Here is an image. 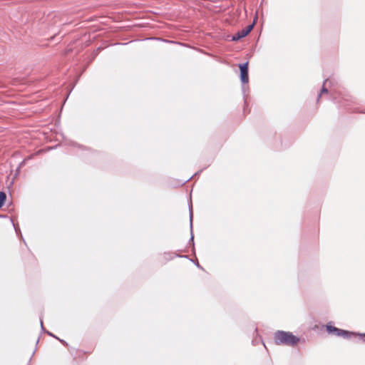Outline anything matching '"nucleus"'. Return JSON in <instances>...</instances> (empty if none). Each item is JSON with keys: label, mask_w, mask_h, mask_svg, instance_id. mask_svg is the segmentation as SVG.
<instances>
[{"label": "nucleus", "mask_w": 365, "mask_h": 365, "mask_svg": "<svg viewBox=\"0 0 365 365\" xmlns=\"http://www.w3.org/2000/svg\"><path fill=\"white\" fill-rule=\"evenodd\" d=\"M274 342L277 345L294 346L299 341V339L292 333L285 331H277L274 336Z\"/></svg>", "instance_id": "obj_1"}, {"label": "nucleus", "mask_w": 365, "mask_h": 365, "mask_svg": "<svg viewBox=\"0 0 365 365\" xmlns=\"http://www.w3.org/2000/svg\"><path fill=\"white\" fill-rule=\"evenodd\" d=\"M327 331L329 334H333L338 336H342L344 338H349L351 336L355 335L354 332H350L343 329H340L330 324H327L326 327Z\"/></svg>", "instance_id": "obj_2"}, {"label": "nucleus", "mask_w": 365, "mask_h": 365, "mask_svg": "<svg viewBox=\"0 0 365 365\" xmlns=\"http://www.w3.org/2000/svg\"><path fill=\"white\" fill-rule=\"evenodd\" d=\"M240 69V80L242 83H247L249 81L248 76V62L239 65Z\"/></svg>", "instance_id": "obj_3"}, {"label": "nucleus", "mask_w": 365, "mask_h": 365, "mask_svg": "<svg viewBox=\"0 0 365 365\" xmlns=\"http://www.w3.org/2000/svg\"><path fill=\"white\" fill-rule=\"evenodd\" d=\"M247 35L245 34V33L242 29L241 31H239L238 32H237L235 34H234L232 36V40L235 41H239L240 39H241L242 38L245 37Z\"/></svg>", "instance_id": "obj_4"}, {"label": "nucleus", "mask_w": 365, "mask_h": 365, "mask_svg": "<svg viewBox=\"0 0 365 365\" xmlns=\"http://www.w3.org/2000/svg\"><path fill=\"white\" fill-rule=\"evenodd\" d=\"M192 217H193V213H192V205L190 207V231H191V238L190 241L193 242L194 237L192 234Z\"/></svg>", "instance_id": "obj_5"}, {"label": "nucleus", "mask_w": 365, "mask_h": 365, "mask_svg": "<svg viewBox=\"0 0 365 365\" xmlns=\"http://www.w3.org/2000/svg\"><path fill=\"white\" fill-rule=\"evenodd\" d=\"M328 83H331L330 80L329 78L326 79L324 82V85H323V87L322 88V91H321V93L318 96V99H317V101H319V98L321 97V96L323 94V93H327L328 92V90L327 88H326V85Z\"/></svg>", "instance_id": "obj_6"}, {"label": "nucleus", "mask_w": 365, "mask_h": 365, "mask_svg": "<svg viewBox=\"0 0 365 365\" xmlns=\"http://www.w3.org/2000/svg\"><path fill=\"white\" fill-rule=\"evenodd\" d=\"M6 194L4 192H0V207L3 206L4 202L6 200Z\"/></svg>", "instance_id": "obj_7"}, {"label": "nucleus", "mask_w": 365, "mask_h": 365, "mask_svg": "<svg viewBox=\"0 0 365 365\" xmlns=\"http://www.w3.org/2000/svg\"><path fill=\"white\" fill-rule=\"evenodd\" d=\"M254 27V23L252 24H250L247 26L246 28L243 29V31L245 33L246 35H248L251 32Z\"/></svg>", "instance_id": "obj_8"}, {"label": "nucleus", "mask_w": 365, "mask_h": 365, "mask_svg": "<svg viewBox=\"0 0 365 365\" xmlns=\"http://www.w3.org/2000/svg\"><path fill=\"white\" fill-rule=\"evenodd\" d=\"M41 328L43 329V321L42 319H41Z\"/></svg>", "instance_id": "obj_9"}, {"label": "nucleus", "mask_w": 365, "mask_h": 365, "mask_svg": "<svg viewBox=\"0 0 365 365\" xmlns=\"http://www.w3.org/2000/svg\"><path fill=\"white\" fill-rule=\"evenodd\" d=\"M48 335H51V336H53L51 333H50V332H48Z\"/></svg>", "instance_id": "obj_10"}, {"label": "nucleus", "mask_w": 365, "mask_h": 365, "mask_svg": "<svg viewBox=\"0 0 365 365\" xmlns=\"http://www.w3.org/2000/svg\"><path fill=\"white\" fill-rule=\"evenodd\" d=\"M359 336H364L365 337V334H359Z\"/></svg>", "instance_id": "obj_11"}]
</instances>
